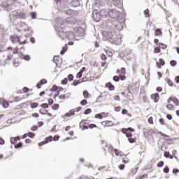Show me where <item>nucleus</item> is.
Segmentation results:
<instances>
[{
	"mask_svg": "<svg viewBox=\"0 0 179 179\" xmlns=\"http://www.w3.org/2000/svg\"><path fill=\"white\" fill-rule=\"evenodd\" d=\"M10 16V22L11 23L15 22V19H13L12 17H16V19H26V13L23 12H20V10H13L10 13L9 15Z\"/></svg>",
	"mask_w": 179,
	"mask_h": 179,
	"instance_id": "1",
	"label": "nucleus"
},
{
	"mask_svg": "<svg viewBox=\"0 0 179 179\" xmlns=\"http://www.w3.org/2000/svg\"><path fill=\"white\" fill-rule=\"evenodd\" d=\"M10 41L13 43V44H16V43H20V45H24L26 44V40L20 42V38L16 35H11L10 36Z\"/></svg>",
	"mask_w": 179,
	"mask_h": 179,
	"instance_id": "2",
	"label": "nucleus"
},
{
	"mask_svg": "<svg viewBox=\"0 0 179 179\" xmlns=\"http://www.w3.org/2000/svg\"><path fill=\"white\" fill-rule=\"evenodd\" d=\"M92 20H94V22H95L96 23H99V22H100V20H101V17L100 15V13L98 12L97 10H94L92 13Z\"/></svg>",
	"mask_w": 179,
	"mask_h": 179,
	"instance_id": "3",
	"label": "nucleus"
},
{
	"mask_svg": "<svg viewBox=\"0 0 179 179\" xmlns=\"http://www.w3.org/2000/svg\"><path fill=\"white\" fill-rule=\"evenodd\" d=\"M108 16L110 17L112 19H117L120 13L117 11L115 9H110L108 11Z\"/></svg>",
	"mask_w": 179,
	"mask_h": 179,
	"instance_id": "4",
	"label": "nucleus"
},
{
	"mask_svg": "<svg viewBox=\"0 0 179 179\" xmlns=\"http://www.w3.org/2000/svg\"><path fill=\"white\" fill-rule=\"evenodd\" d=\"M78 12L76 10H73L72 9H68L66 10V14L68 15L70 17H75V16H78Z\"/></svg>",
	"mask_w": 179,
	"mask_h": 179,
	"instance_id": "5",
	"label": "nucleus"
},
{
	"mask_svg": "<svg viewBox=\"0 0 179 179\" xmlns=\"http://www.w3.org/2000/svg\"><path fill=\"white\" fill-rule=\"evenodd\" d=\"M12 6H13V5L9 3V1H6L2 3V7L3 8L4 10H6L7 12H10Z\"/></svg>",
	"mask_w": 179,
	"mask_h": 179,
	"instance_id": "6",
	"label": "nucleus"
},
{
	"mask_svg": "<svg viewBox=\"0 0 179 179\" xmlns=\"http://www.w3.org/2000/svg\"><path fill=\"white\" fill-rule=\"evenodd\" d=\"M99 15L101 16V19H107V16H108V10L102 9L99 11Z\"/></svg>",
	"mask_w": 179,
	"mask_h": 179,
	"instance_id": "7",
	"label": "nucleus"
},
{
	"mask_svg": "<svg viewBox=\"0 0 179 179\" xmlns=\"http://www.w3.org/2000/svg\"><path fill=\"white\" fill-rule=\"evenodd\" d=\"M52 141V136L46 137L45 138L44 141H42V142L38 143V146H43V145H45V144L48 143V142H51Z\"/></svg>",
	"mask_w": 179,
	"mask_h": 179,
	"instance_id": "8",
	"label": "nucleus"
},
{
	"mask_svg": "<svg viewBox=\"0 0 179 179\" xmlns=\"http://www.w3.org/2000/svg\"><path fill=\"white\" fill-rule=\"evenodd\" d=\"M66 22L68 24H75L76 23V19L74 17H69L66 19Z\"/></svg>",
	"mask_w": 179,
	"mask_h": 179,
	"instance_id": "9",
	"label": "nucleus"
},
{
	"mask_svg": "<svg viewBox=\"0 0 179 179\" xmlns=\"http://www.w3.org/2000/svg\"><path fill=\"white\" fill-rule=\"evenodd\" d=\"M66 38H68L69 40H73L75 38V34L72 31H66Z\"/></svg>",
	"mask_w": 179,
	"mask_h": 179,
	"instance_id": "10",
	"label": "nucleus"
},
{
	"mask_svg": "<svg viewBox=\"0 0 179 179\" xmlns=\"http://www.w3.org/2000/svg\"><path fill=\"white\" fill-rule=\"evenodd\" d=\"M58 36L61 40H65V38H66V32L62 30H59L58 31Z\"/></svg>",
	"mask_w": 179,
	"mask_h": 179,
	"instance_id": "11",
	"label": "nucleus"
},
{
	"mask_svg": "<svg viewBox=\"0 0 179 179\" xmlns=\"http://www.w3.org/2000/svg\"><path fill=\"white\" fill-rule=\"evenodd\" d=\"M103 34H105V36H106V38L110 40H114V35L113 34L112 32L110 31H105L103 32Z\"/></svg>",
	"mask_w": 179,
	"mask_h": 179,
	"instance_id": "12",
	"label": "nucleus"
},
{
	"mask_svg": "<svg viewBox=\"0 0 179 179\" xmlns=\"http://www.w3.org/2000/svg\"><path fill=\"white\" fill-rule=\"evenodd\" d=\"M120 80H125V79H127V77H125V76L118 77L117 76H113L114 82H120Z\"/></svg>",
	"mask_w": 179,
	"mask_h": 179,
	"instance_id": "13",
	"label": "nucleus"
},
{
	"mask_svg": "<svg viewBox=\"0 0 179 179\" xmlns=\"http://www.w3.org/2000/svg\"><path fill=\"white\" fill-rule=\"evenodd\" d=\"M71 6H73V8H78L79 5H80V2L79 0H72L71 2Z\"/></svg>",
	"mask_w": 179,
	"mask_h": 179,
	"instance_id": "14",
	"label": "nucleus"
},
{
	"mask_svg": "<svg viewBox=\"0 0 179 179\" xmlns=\"http://www.w3.org/2000/svg\"><path fill=\"white\" fill-rule=\"evenodd\" d=\"M159 94L156 93V94H152L151 95V99L152 100H154L155 103H157V101H159Z\"/></svg>",
	"mask_w": 179,
	"mask_h": 179,
	"instance_id": "15",
	"label": "nucleus"
},
{
	"mask_svg": "<svg viewBox=\"0 0 179 179\" xmlns=\"http://www.w3.org/2000/svg\"><path fill=\"white\" fill-rule=\"evenodd\" d=\"M113 1V4L115 6H118L119 8L121 6L122 2L121 1V0H112Z\"/></svg>",
	"mask_w": 179,
	"mask_h": 179,
	"instance_id": "16",
	"label": "nucleus"
},
{
	"mask_svg": "<svg viewBox=\"0 0 179 179\" xmlns=\"http://www.w3.org/2000/svg\"><path fill=\"white\" fill-rule=\"evenodd\" d=\"M131 87H132V85L129 84L128 87H127V89H128V90H129V92H128V94H127V97H128L129 100H132V99H131V96H132V93H131Z\"/></svg>",
	"mask_w": 179,
	"mask_h": 179,
	"instance_id": "17",
	"label": "nucleus"
},
{
	"mask_svg": "<svg viewBox=\"0 0 179 179\" xmlns=\"http://www.w3.org/2000/svg\"><path fill=\"white\" fill-rule=\"evenodd\" d=\"M17 141H20V137L17 136V137L11 138L10 143H12V145H15V143H16Z\"/></svg>",
	"mask_w": 179,
	"mask_h": 179,
	"instance_id": "18",
	"label": "nucleus"
},
{
	"mask_svg": "<svg viewBox=\"0 0 179 179\" xmlns=\"http://www.w3.org/2000/svg\"><path fill=\"white\" fill-rule=\"evenodd\" d=\"M115 26L117 30H122V24L118 22H116Z\"/></svg>",
	"mask_w": 179,
	"mask_h": 179,
	"instance_id": "19",
	"label": "nucleus"
},
{
	"mask_svg": "<svg viewBox=\"0 0 179 179\" xmlns=\"http://www.w3.org/2000/svg\"><path fill=\"white\" fill-rule=\"evenodd\" d=\"M106 87L109 89V90H114V85L111 83H108L106 84Z\"/></svg>",
	"mask_w": 179,
	"mask_h": 179,
	"instance_id": "20",
	"label": "nucleus"
},
{
	"mask_svg": "<svg viewBox=\"0 0 179 179\" xmlns=\"http://www.w3.org/2000/svg\"><path fill=\"white\" fill-rule=\"evenodd\" d=\"M110 124H111V121H103L101 122L102 125H105V127H111V125H110Z\"/></svg>",
	"mask_w": 179,
	"mask_h": 179,
	"instance_id": "21",
	"label": "nucleus"
},
{
	"mask_svg": "<svg viewBox=\"0 0 179 179\" xmlns=\"http://www.w3.org/2000/svg\"><path fill=\"white\" fill-rule=\"evenodd\" d=\"M103 115H104V113L96 114L95 115V118H99V120H101L103 118Z\"/></svg>",
	"mask_w": 179,
	"mask_h": 179,
	"instance_id": "22",
	"label": "nucleus"
},
{
	"mask_svg": "<svg viewBox=\"0 0 179 179\" xmlns=\"http://www.w3.org/2000/svg\"><path fill=\"white\" fill-rule=\"evenodd\" d=\"M38 106V103L36 102H34V103H31V108H37Z\"/></svg>",
	"mask_w": 179,
	"mask_h": 179,
	"instance_id": "23",
	"label": "nucleus"
},
{
	"mask_svg": "<svg viewBox=\"0 0 179 179\" xmlns=\"http://www.w3.org/2000/svg\"><path fill=\"white\" fill-rule=\"evenodd\" d=\"M114 152H115V156H122V155L121 154L122 153L121 151H119L118 150L115 149Z\"/></svg>",
	"mask_w": 179,
	"mask_h": 179,
	"instance_id": "24",
	"label": "nucleus"
},
{
	"mask_svg": "<svg viewBox=\"0 0 179 179\" xmlns=\"http://www.w3.org/2000/svg\"><path fill=\"white\" fill-rule=\"evenodd\" d=\"M53 62H55V64H56V65H58V62H59V57H58L57 56H55L53 58Z\"/></svg>",
	"mask_w": 179,
	"mask_h": 179,
	"instance_id": "25",
	"label": "nucleus"
},
{
	"mask_svg": "<svg viewBox=\"0 0 179 179\" xmlns=\"http://www.w3.org/2000/svg\"><path fill=\"white\" fill-rule=\"evenodd\" d=\"M22 146H23V143L20 142L15 145V149H19V148H22Z\"/></svg>",
	"mask_w": 179,
	"mask_h": 179,
	"instance_id": "26",
	"label": "nucleus"
},
{
	"mask_svg": "<svg viewBox=\"0 0 179 179\" xmlns=\"http://www.w3.org/2000/svg\"><path fill=\"white\" fill-rule=\"evenodd\" d=\"M83 96L85 99H89V92L87 91H84Z\"/></svg>",
	"mask_w": 179,
	"mask_h": 179,
	"instance_id": "27",
	"label": "nucleus"
},
{
	"mask_svg": "<svg viewBox=\"0 0 179 179\" xmlns=\"http://www.w3.org/2000/svg\"><path fill=\"white\" fill-rule=\"evenodd\" d=\"M80 83H82V81H79V80H74L73 82V86H78V85H80Z\"/></svg>",
	"mask_w": 179,
	"mask_h": 179,
	"instance_id": "28",
	"label": "nucleus"
},
{
	"mask_svg": "<svg viewBox=\"0 0 179 179\" xmlns=\"http://www.w3.org/2000/svg\"><path fill=\"white\" fill-rule=\"evenodd\" d=\"M173 101L176 106H179V101L177 98H173Z\"/></svg>",
	"mask_w": 179,
	"mask_h": 179,
	"instance_id": "29",
	"label": "nucleus"
},
{
	"mask_svg": "<svg viewBox=\"0 0 179 179\" xmlns=\"http://www.w3.org/2000/svg\"><path fill=\"white\" fill-rule=\"evenodd\" d=\"M92 113V110L90 108H87L85 110L84 114L85 115H87V114H90Z\"/></svg>",
	"mask_w": 179,
	"mask_h": 179,
	"instance_id": "30",
	"label": "nucleus"
},
{
	"mask_svg": "<svg viewBox=\"0 0 179 179\" xmlns=\"http://www.w3.org/2000/svg\"><path fill=\"white\" fill-rule=\"evenodd\" d=\"M23 27H25L23 30L24 31H29V27L26 23H24L22 25Z\"/></svg>",
	"mask_w": 179,
	"mask_h": 179,
	"instance_id": "31",
	"label": "nucleus"
},
{
	"mask_svg": "<svg viewBox=\"0 0 179 179\" xmlns=\"http://www.w3.org/2000/svg\"><path fill=\"white\" fill-rule=\"evenodd\" d=\"M28 136H29V138H33L34 136H36V134H34L33 132H29L28 133Z\"/></svg>",
	"mask_w": 179,
	"mask_h": 179,
	"instance_id": "32",
	"label": "nucleus"
},
{
	"mask_svg": "<svg viewBox=\"0 0 179 179\" xmlns=\"http://www.w3.org/2000/svg\"><path fill=\"white\" fill-rule=\"evenodd\" d=\"M23 59H24V61H30V55H24L23 57Z\"/></svg>",
	"mask_w": 179,
	"mask_h": 179,
	"instance_id": "33",
	"label": "nucleus"
},
{
	"mask_svg": "<svg viewBox=\"0 0 179 179\" xmlns=\"http://www.w3.org/2000/svg\"><path fill=\"white\" fill-rule=\"evenodd\" d=\"M162 34V31L159 29L155 30V36H160Z\"/></svg>",
	"mask_w": 179,
	"mask_h": 179,
	"instance_id": "34",
	"label": "nucleus"
},
{
	"mask_svg": "<svg viewBox=\"0 0 179 179\" xmlns=\"http://www.w3.org/2000/svg\"><path fill=\"white\" fill-rule=\"evenodd\" d=\"M170 64L171 65V66H176V65H177V62L176 60H171L170 62Z\"/></svg>",
	"mask_w": 179,
	"mask_h": 179,
	"instance_id": "35",
	"label": "nucleus"
},
{
	"mask_svg": "<svg viewBox=\"0 0 179 179\" xmlns=\"http://www.w3.org/2000/svg\"><path fill=\"white\" fill-rule=\"evenodd\" d=\"M81 106H86L87 104V101L86 99H83L80 101Z\"/></svg>",
	"mask_w": 179,
	"mask_h": 179,
	"instance_id": "36",
	"label": "nucleus"
},
{
	"mask_svg": "<svg viewBox=\"0 0 179 179\" xmlns=\"http://www.w3.org/2000/svg\"><path fill=\"white\" fill-rule=\"evenodd\" d=\"M97 125L94 124H90L88 126V128H90V129H93V128H96Z\"/></svg>",
	"mask_w": 179,
	"mask_h": 179,
	"instance_id": "37",
	"label": "nucleus"
},
{
	"mask_svg": "<svg viewBox=\"0 0 179 179\" xmlns=\"http://www.w3.org/2000/svg\"><path fill=\"white\" fill-rule=\"evenodd\" d=\"M57 90H58V87H57L56 85H54V86L50 89V92H57Z\"/></svg>",
	"mask_w": 179,
	"mask_h": 179,
	"instance_id": "38",
	"label": "nucleus"
},
{
	"mask_svg": "<svg viewBox=\"0 0 179 179\" xmlns=\"http://www.w3.org/2000/svg\"><path fill=\"white\" fill-rule=\"evenodd\" d=\"M52 108L53 110H58V108H59V104H54L52 106Z\"/></svg>",
	"mask_w": 179,
	"mask_h": 179,
	"instance_id": "39",
	"label": "nucleus"
},
{
	"mask_svg": "<svg viewBox=\"0 0 179 179\" xmlns=\"http://www.w3.org/2000/svg\"><path fill=\"white\" fill-rule=\"evenodd\" d=\"M101 59H102V61H106V59H107V56L104 54H101Z\"/></svg>",
	"mask_w": 179,
	"mask_h": 179,
	"instance_id": "40",
	"label": "nucleus"
},
{
	"mask_svg": "<svg viewBox=\"0 0 179 179\" xmlns=\"http://www.w3.org/2000/svg\"><path fill=\"white\" fill-rule=\"evenodd\" d=\"M164 173H165L166 174H168V173H169L170 171V169H169V167L166 166L164 170H163Z\"/></svg>",
	"mask_w": 179,
	"mask_h": 179,
	"instance_id": "41",
	"label": "nucleus"
},
{
	"mask_svg": "<svg viewBox=\"0 0 179 179\" xmlns=\"http://www.w3.org/2000/svg\"><path fill=\"white\" fill-rule=\"evenodd\" d=\"M154 52H155V54H159V52H160V48L158 47L155 48Z\"/></svg>",
	"mask_w": 179,
	"mask_h": 179,
	"instance_id": "42",
	"label": "nucleus"
},
{
	"mask_svg": "<svg viewBox=\"0 0 179 179\" xmlns=\"http://www.w3.org/2000/svg\"><path fill=\"white\" fill-rule=\"evenodd\" d=\"M68 78H69V80L70 82H72V80H73V75L69 74V75L68 76Z\"/></svg>",
	"mask_w": 179,
	"mask_h": 179,
	"instance_id": "43",
	"label": "nucleus"
},
{
	"mask_svg": "<svg viewBox=\"0 0 179 179\" xmlns=\"http://www.w3.org/2000/svg\"><path fill=\"white\" fill-rule=\"evenodd\" d=\"M164 162L163 161L159 162L157 164V167H162V166H164Z\"/></svg>",
	"mask_w": 179,
	"mask_h": 179,
	"instance_id": "44",
	"label": "nucleus"
},
{
	"mask_svg": "<svg viewBox=\"0 0 179 179\" xmlns=\"http://www.w3.org/2000/svg\"><path fill=\"white\" fill-rule=\"evenodd\" d=\"M128 141L129 142V143H135V138H129Z\"/></svg>",
	"mask_w": 179,
	"mask_h": 179,
	"instance_id": "45",
	"label": "nucleus"
},
{
	"mask_svg": "<svg viewBox=\"0 0 179 179\" xmlns=\"http://www.w3.org/2000/svg\"><path fill=\"white\" fill-rule=\"evenodd\" d=\"M128 131H129L130 132H135V129H132L131 127L126 129V132H128Z\"/></svg>",
	"mask_w": 179,
	"mask_h": 179,
	"instance_id": "46",
	"label": "nucleus"
},
{
	"mask_svg": "<svg viewBox=\"0 0 179 179\" xmlns=\"http://www.w3.org/2000/svg\"><path fill=\"white\" fill-rule=\"evenodd\" d=\"M41 107H42V108H48V104H47V103H42L41 105Z\"/></svg>",
	"mask_w": 179,
	"mask_h": 179,
	"instance_id": "47",
	"label": "nucleus"
},
{
	"mask_svg": "<svg viewBox=\"0 0 179 179\" xmlns=\"http://www.w3.org/2000/svg\"><path fill=\"white\" fill-rule=\"evenodd\" d=\"M40 83H41V85H45V83H47V80L42 79L40 80Z\"/></svg>",
	"mask_w": 179,
	"mask_h": 179,
	"instance_id": "48",
	"label": "nucleus"
},
{
	"mask_svg": "<svg viewBox=\"0 0 179 179\" xmlns=\"http://www.w3.org/2000/svg\"><path fill=\"white\" fill-rule=\"evenodd\" d=\"M66 83H68V78H64L62 80V85H66Z\"/></svg>",
	"mask_w": 179,
	"mask_h": 179,
	"instance_id": "49",
	"label": "nucleus"
},
{
	"mask_svg": "<svg viewBox=\"0 0 179 179\" xmlns=\"http://www.w3.org/2000/svg\"><path fill=\"white\" fill-rule=\"evenodd\" d=\"M166 108H168V110H173V106L172 104H168L166 105Z\"/></svg>",
	"mask_w": 179,
	"mask_h": 179,
	"instance_id": "50",
	"label": "nucleus"
},
{
	"mask_svg": "<svg viewBox=\"0 0 179 179\" xmlns=\"http://www.w3.org/2000/svg\"><path fill=\"white\" fill-rule=\"evenodd\" d=\"M144 14L145 15L146 17H149V9H146L144 11Z\"/></svg>",
	"mask_w": 179,
	"mask_h": 179,
	"instance_id": "51",
	"label": "nucleus"
},
{
	"mask_svg": "<svg viewBox=\"0 0 179 179\" xmlns=\"http://www.w3.org/2000/svg\"><path fill=\"white\" fill-rule=\"evenodd\" d=\"M76 78L77 79H80V78H82V73H80V71L77 73Z\"/></svg>",
	"mask_w": 179,
	"mask_h": 179,
	"instance_id": "52",
	"label": "nucleus"
},
{
	"mask_svg": "<svg viewBox=\"0 0 179 179\" xmlns=\"http://www.w3.org/2000/svg\"><path fill=\"white\" fill-rule=\"evenodd\" d=\"M159 63H160L161 66H164V65H165V64H166L163 59H159Z\"/></svg>",
	"mask_w": 179,
	"mask_h": 179,
	"instance_id": "53",
	"label": "nucleus"
},
{
	"mask_svg": "<svg viewBox=\"0 0 179 179\" xmlns=\"http://www.w3.org/2000/svg\"><path fill=\"white\" fill-rule=\"evenodd\" d=\"M164 157L169 158L170 157V152H165L164 154Z\"/></svg>",
	"mask_w": 179,
	"mask_h": 179,
	"instance_id": "54",
	"label": "nucleus"
},
{
	"mask_svg": "<svg viewBox=\"0 0 179 179\" xmlns=\"http://www.w3.org/2000/svg\"><path fill=\"white\" fill-rule=\"evenodd\" d=\"M66 98V96H65V94L59 96V99H60V100H65Z\"/></svg>",
	"mask_w": 179,
	"mask_h": 179,
	"instance_id": "55",
	"label": "nucleus"
},
{
	"mask_svg": "<svg viewBox=\"0 0 179 179\" xmlns=\"http://www.w3.org/2000/svg\"><path fill=\"white\" fill-rule=\"evenodd\" d=\"M18 51H19V48L16 47L15 48L13 49V53L17 54Z\"/></svg>",
	"mask_w": 179,
	"mask_h": 179,
	"instance_id": "56",
	"label": "nucleus"
},
{
	"mask_svg": "<svg viewBox=\"0 0 179 179\" xmlns=\"http://www.w3.org/2000/svg\"><path fill=\"white\" fill-rule=\"evenodd\" d=\"M31 19H36V13L34 12L31 13Z\"/></svg>",
	"mask_w": 179,
	"mask_h": 179,
	"instance_id": "57",
	"label": "nucleus"
},
{
	"mask_svg": "<svg viewBox=\"0 0 179 179\" xmlns=\"http://www.w3.org/2000/svg\"><path fill=\"white\" fill-rule=\"evenodd\" d=\"M167 84L169 86H173V81H171L170 79H168Z\"/></svg>",
	"mask_w": 179,
	"mask_h": 179,
	"instance_id": "58",
	"label": "nucleus"
},
{
	"mask_svg": "<svg viewBox=\"0 0 179 179\" xmlns=\"http://www.w3.org/2000/svg\"><path fill=\"white\" fill-rule=\"evenodd\" d=\"M85 121L86 120H82L80 122V128H82V127H83V125H85Z\"/></svg>",
	"mask_w": 179,
	"mask_h": 179,
	"instance_id": "59",
	"label": "nucleus"
},
{
	"mask_svg": "<svg viewBox=\"0 0 179 179\" xmlns=\"http://www.w3.org/2000/svg\"><path fill=\"white\" fill-rule=\"evenodd\" d=\"M119 169L120 170H124V169H125V165L124 164L119 165Z\"/></svg>",
	"mask_w": 179,
	"mask_h": 179,
	"instance_id": "60",
	"label": "nucleus"
},
{
	"mask_svg": "<svg viewBox=\"0 0 179 179\" xmlns=\"http://www.w3.org/2000/svg\"><path fill=\"white\" fill-rule=\"evenodd\" d=\"M122 75H125V68L122 67L120 70Z\"/></svg>",
	"mask_w": 179,
	"mask_h": 179,
	"instance_id": "61",
	"label": "nucleus"
},
{
	"mask_svg": "<svg viewBox=\"0 0 179 179\" xmlns=\"http://www.w3.org/2000/svg\"><path fill=\"white\" fill-rule=\"evenodd\" d=\"M69 113H70V115H75V109H71V110L69 111Z\"/></svg>",
	"mask_w": 179,
	"mask_h": 179,
	"instance_id": "62",
	"label": "nucleus"
},
{
	"mask_svg": "<svg viewBox=\"0 0 179 179\" xmlns=\"http://www.w3.org/2000/svg\"><path fill=\"white\" fill-rule=\"evenodd\" d=\"M127 138H132V134L131 133H126Z\"/></svg>",
	"mask_w": 179,
	"mask_h": 179,
	"instance_id": "63",
	"label": "nucleus"
},
{
	"mask_svg": "<svg viewBox=\"0 0 179 179\" xmlns=\"http://www.w3.org/2000/svg\"><path fill=\"white\" fill-rule=\"evenodd\" d=\"M175 82H176V83H179V76H178L175 78Z\"/></svg>",
	"mask_w": 179,
	"mask_h": 179,
	"instance_id": "64",
	"label": "nucleus"
}]
</instances>
